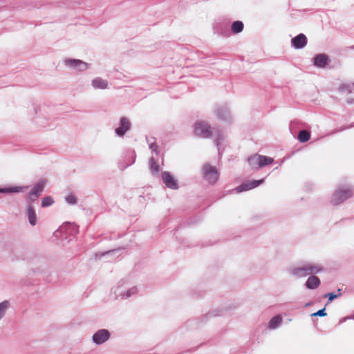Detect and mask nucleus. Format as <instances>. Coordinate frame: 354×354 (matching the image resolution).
<instances>
[{
    "label": "nucleus",
    "mask_w": 354,
    "mask_h": 354,
    "mask_svg": "<svg viewBox=\"0 0 354 354\" xmlns=\"http://www.w3.org/2000/svg\"><path fill=\"white\" fill-rule=\"evenodd\" d=\"M274 162L272 158L259 154H254L248 158V162L254 168L263 167L271 165Z\"/></svg>",
    "instance_id": "1"
},
{
    "label": "nucleus",
    "mask_w": 354,
    "mask_h": 354,
    "mask_svg": "<svg viewBox=\"0 0 354 354\" xmlns=\"http://www.w3.org/2000/svg\"><path fill=\"white\" fill-rule=\"evenodd\" d=\"M194 134L203 138H209L212 134V127L205 121H198L194 124Z\"/></svg>",
    "instance_id": "2"
},
{
    "label": "nucleus",
    "mask_w": 354,
    "mask_h": 354,
    "mask_svg": "<svg viewBox=\"0 0 354 354\" xmlns=\"http://www.w3.org/2000/svg\"><path fill=\"white\" fill-rule=\"evenodd\" d=\"M353 194V190L350 187H341L334 193L332 202L337 205L342 203L346 199L350 198Z\"/></svg>",
    "instance_id": "3"
},
{
    "label": "nucleus",
    "mask_w": 354,
    "mask_h": 354,
    "mask_svg": "<svg viewBox=\"0 0 354 354\" xmlns=\"http://www.w3.org/2000/svg\"><path fill=\"white\" fill-rule=\"evenodd\" d=\"M322 268L317 265L307 264L301 268H295L293 274L299 277H304L311 274H316L322 270Z\"/></svg>",
    "instance_id": "4"
},
{
    "label": "nucleus",
    "mask_w": 354,
    "mask_h": 354,
    "mask_svg": "<svg viewBox=\"0 0 354 354\" xmlns=\"http://www.w3.org/2000/svg\"><path fill=\"white\" fill-rule=\"evenodd\" d=\"M204 178L212 184L215 183L218 179V173L216 167L209 164L204 165L203 167Z\"/></svg>",
    "instance_id": "5"
},
{
    "label": "nucleus",
    "mask_w": 354,
    "mask_h": 354,
    "mask_svg": "<svg viewBox=\"0 0 354 354\" xmlns=\"http://www.w3.org/2000/svg\"><path fill=\"white\" fill-rule=\"evenodd\" d=\"M263 181L264 180L261 179L259 180H251L245 182L236 188V192L240 193L244 191H248L253 188H255L260 185L261 184H262Z\"/></svg>",
    "instance_id": "6"
},
{
    "label": "nucleus",
    "mask_w": 354,
    "mask_h": 354,
    "mask_svg": "<svg viewBox=\"0 0 354 354\" xmlns=\"http://www.w3.org/2000/svg\"><path fill=\"white\" fill-rule=\"evenodd\" d=\"M65 64L68 66L76 68L79 71H85L88 68V64L80 59H68L65 60Z\"/></svg>",
    "instance_id": "7"
},
{
    "label": "nucleus",
    "mask_w": 354,
    "mask_h": 354,
    "mask_svg": "<svg viewBox=\"0 0 354 354\" xmlns=\"http://www.w3.org/2000/svg\"><path fill=\"white\" fill-rule=\"evenodd\" d=\"M162 178L164 183L166 186L170 189H178L177 181L167 171H165L162 174Z\"/></svg>",
    "instance_id": "8"
},
{
    "label": "nucleus",
    "mask_w": 354,
    "mask_h": 354,
    "mask_svg": "<svg viewBox=\"0 0 354 354\" xmlns=\"http://www.w3.org/2000/svg\"><path fill=\"white\" fill-rule=\"evenodd\" d=\"M110 336L107 330L102 329L95 333L93 336V339L96 344H102L106 341Z\"/></svg>",
    "instance_id": "9"
},
{
    "label": "nucleus",
    "mask_w": 354,
    "mask_h": 354,
    "mask_svg": "<svg viewBox=\"0 0 354 354\" xmlns=\"http://www.w3.org/2000/svg\"><path fill=\"white\" fill-rule=\"evenodd\" d=\"M130 122L127 118H122L120 120V127L115 129V133L119 136H123L124 133L130 129Z\"/></svg>",
    "instance_id": "10"
},
{
    "label": "nucleus",
    "mask_w": 354,
    "mask_h": 354,
    "mask_svg": "<svg viewBox=\"0 0 354 354\" xmlns=\"http://www.w3.org/2000/svg\"><path fill=\"white\" fill-rule=\"evenodd\" d=\"M292 44L296 48H301L307 44V38L304 34H299L292 39Z\"/></svg>",
    "instance_id": "11"
},
{
    "label": "nucleus",
    "mask_w": 354,
    "mask_h": 354,
    "mask_svg": "<svg viewBox=\"0 0 354 354\" xmlns=\"http://www.w3.org/2000/svg\"><path fill=\"white\" fill-rule=\"evenodd\" d=\"M328 57L324 54H319L314 58V64L317 67L323 68L328 64Z\"/></svg>",
    "instance_id": "12"
},
{
    "label": "nucleus",
    "mask_w": 354,
    "mask_h": 354,
    "mask_svg": "<svg viewBox=\"0 0 354 354\" xmlns=\"http://www.w3.org/2000/svg\"><path fill=\"white\" fill-rule=\"evenodd\" d=\"M320 284L319 279L316 276H310L306 283V286L309 289H315Z\"/></svg>",
    "instance_id": "13"
},
{
    "label": "nucleus",
    "mask_w": 354,
    "mask_h": 354,
    "mask_svg": "<svg viewBox=\"0 0 354 354\" xmlns=\"http://www.w3.org/2000/svg\"><path fill=\"white\" fill-rule=\"evenodd\" d=\"M27 214L29 223L32 225H35L37 223V215L32 206L30 205L27 209Z\"/></svg>",
    "instance_id": "14"
},
{
    "label": "nucleus",
    "mask_w": 354,
    "mask_h": 354,
    "mask_svg": "<svg viewBox=\"0 0 354 354\" xmlns=\"http://www.w3.org/2000/svg\"><path fill=\"white\" fill-rule=\"evenodd\" d=\"M92 85L95 88L104 89L108 86L106 81L100 77H97L92 81Z\"/></svg>",
    "instance_id": "15"
},
{
    "label": "nucleus",
    "mask_w": 354,
    "mask_h": 354,
    "mask_svg": "<svg viewBox=\"0 0 354 354\" xmlns=\"http://www.w3.org/2000/svg\"><path fill=\"white\" fill-rule=\"evenodd\" d=\"M310 138V133L306 130H301L298 133V140L301 142H306Z\"/></svg>",
    "instance_id": "16"
},
{
    "label": "nucleus",
    "mask_w": 354,
    "mask_h": 354,
    "mask_svg": "<svg viewBox=\"0 0 354 354\" xmlns=\"http://www.w3.org/2000/svg\"><path fill=\"white\" fill-rule=\"evenodd\" d=\"M354 88L353 83L343 84L339 88V91L342 93H350Z\"/></svg>",
    "instance_id": "17"
},
{
    "label": "nucleus",
    "mask_w": 354,
    "mask_h": 354,
    "mask_svg": "<svg viewBox=\"0 0 354 354\" xmlns=\"http://www.w3.org/2000/svg\"><path fill=\"white\" fill-rule=\"evenodd\" d=\"M243 29V24L241 21H234L232 24V30L234 33L241 32Z\"/></svg>",
    "instance_id": "18"
},
{
    "label": "nucleus",
    "mask_w": 354,
    "mask_h": 354,
    "mask_svg": "<svg viewBox=\"0 0 354 354\" xmlns=\"http://www.w3.org/2000/svg\"><path fill=\"white\" fill-rule=\"evenodd\" d=\"M282 322V319L279 315L274 317L269 322V327L271 329L277 328Z\"/></svg>",
    "instance_id": "19"
},
{
    "label": "nucleus",
    "mask_w": 354,
    "mask_h": 354,
    "mask_svg": "<svg viewBox=\"0 0 354 354\" xmlns=\"http://www.w3.org/2000/svg\"><path fill=\"white\" fill-rule=\"evenodd\" d=\"M45 183L44 181L39 182L35 185V186L32 189V192L39 196L41 192H43L44 187Z\"/></svg>",
    "instance_id": "20"
},
{
    "label": "nucleus",
    "mask_w": 354,
    "mask_h": 354,
    "mask_svg": "<svg viewBox=\"0 0 354 354\" xmlns=\"http://www.w3.org/2000/svg\"><path fill=\"white\" fill-rule=\"evenodd\" d=\"M24 190L22 187H12L5 189H0V193L21 192Z\"/></svg>",
    "instance_id": "21"
},
{
    "label": "nucleus",
    "mask_w": 354,
    "mask_h": 354,
    "mask_svg": "<svg viewBox=\"0 0 354 354\" xmlns=\"http://www.w3.org/2000/svg\"><path fill=\"white\" fill-rule=\"evenodd\" d=\"M9 303L7 301H4L0 304V319H1L5 315L6 310L8 308Z\"/></svg>",
    "instance_id": "22"
},
{
    "label": "nucleus",
    "mask_w": 354,
    "mask_h": 354,
    "mask_svg": "<svg viewBox=\"0 0 354 354\" xmlns=\"http://www.w3.org/2000/svg\"><path fill=\"white\" fill-rule=\"evenodd\" d=\"M149 166L152 172H158L159 171V165L155 161L153 158L149 160Z\"/></svg>",
    "instance_id": "23"
},
{
    "label": "nucleus",
    "mask_w": 354,
    "mask_h": 354,
    "mask_svg": "<svg viewBox=\"0 0 354 354\" xmlns=\"http://www.w3.org/2000/svg\"><path fill=\"white\" fill-rule=\"evenodd\" d=\"M54 203L53 198L50 196L45 197L42 199L41 206L44 207L51 205Z\"/></svg>",
    "instance_id": "24"
},
{
    "label": "nucleus",
    "mask_w": 354,
    "mask_h": 354,
    "mask_svg": "<svg viewBox=\"0 0 354 354\" xmlns=\"http://www.w3.org/2000/svg\"><path fill=\"white\" fill-rule=\"evenodd\" d=\"M66 201H67L68 203L73 205L76 203L77 200L74 195L71 194L66 196Z\"/></svg>",
    "instance_id": "25"
},
{
    "label": "nucleus",
    "mask_w": 354,
    "mask_h": 354,
    "mask_svg": "<svg viewBox=\"0 0 354 354\" xmlns=\"http://www.w3.org/2000/svg\"><path fill=\"white\" fill-rule=\"evenodd\" d=\"M39 196L36 194H35L33 192H30L28 194V199L30 201H35L38 198Z\"/></svg>",
    "instance_id": "26"
},
{
    "label": "nucleus",
    "mask_w": 354,
    "mask_h": 354,
    "mask_svg": "<svg viewBox=\"0 0 354 354\" xmlns=\"http://www.w3.org/2000/svg\"><path fill=\"white\" fill-rule=\"evenodd\" d=\"M312 315L322 317V316L326 315V313H325V309L323 308V309H321V310H318L317 312L313 313Z\"/></svg>",
    "instance_id": "27"
},
{
    "label": "nucleus",
    "mask_w": 354,
    "mask_h": 354,
    "mask_svg": "<svg viewBox=\"0 0 354 354\" xmlns=\"http://www.w3.org/2000/svg\"><path fill=\"white\" fill-rule=\"evenodd\" d=\"M325 297H328V300L332 301L334 299L337 297V295L334 293H328Z\"/></svg>",
    "instance_id": "28"
}]
</instances>
